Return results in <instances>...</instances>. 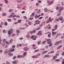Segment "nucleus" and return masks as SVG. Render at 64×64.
<instances>
[{"label": "nucleus", "mask_w": 64, "mask_h": 64, "mask_svg": "<svg viewBox=\"0 0 64 64\" xmlns=\"http://www.w3.org/2000/svg\"><path fill=\"white\" fill-rule=\"evenodd\" d=\"M38 21H39L38 20H36L34 22H35V23H37V22H38Z\"/></svg>", "instance_id": "nucleus-58"}, {"label": "nucleus", "mask_w": 64, "mask_h": 64, "mask_svg": "<svg viewBox=\"0 0 64 64\" xmlns=\"http://www.w3.org/2000/svg\"><path fill=\"white\" fill-rule=\"evenodd\" d=\"M59 54H57L55 56H56V57H57V56H59Z\"/></svg>", "instance_id": "nucleus-61"}, {"label": "nucleus", "mask_w": 64, "mask_h": 64, "mask_svg": "<svg viewBox=\"0 0 64 64\" xmlns=\"http://www.w3.org/2000/svg\"><path fill=\"white\" fill-rule=\"evenodd\" d=\"M36 38H37V36H34V37L33 39V40H35L36 39Z\"/></svg>", "instance_id": "nucleus-9"}, {"label": "nucleus", "mask_w": 64, "mask_h": 64, "mask_svg": "<svg viewBox=\"0 0 64 64\" xmlns=\"http://www.w3.org/2000/svg\"><path fill=\"white\" fill-rule=\"evenodd\" d=\"M31 24H32V23H31V22H28V24L29 25H31Z\"/></svg>", "instance_id": "nucleus-28"}, {"label": "nucleus", "mask_w": 64, "mask_h": 64, "mask_svg": "<svg viewBox=\"0 0 64 64\" xmlns=\"http://www.w3.org/2000/svg\"><path fill=\"white\" fill-rule=\"evenodd\" d=\"M58 18L61 21H62V19H63V17H62V16H61L60 18Z\"/></svg>", "instance_id": "nucleus-16"}, {"label": "nucleus", "mask_w": 64, "mask_h": 64, "mask_svg": "<svg viewBox=\"0 0 64 64\" xmlns=\"http://www.w3.org/2000/svg\"><path fill=\"white\" fill-rule=\"evenodd\" d=\"M52 35L53 36L54 35H55V34H57V32H52Z\"/></svg>", "instance_id": "nucleus-10"}, {"label": "nucleus", "mask_w": 64, "mask_h": 64, "mask_svg": "<svg viewBox=\"0 0 64 64\" xmlns=\"http://www.w3.org/2000/svg\"><path fill=\"white\" fill-rule=\"evenodd\" d=\"M54 29L55 30H57V28H58V26L57 25H56L54 26Z\"/></svg>", "instance_id": "nucleus-11"}, {"label": "nucleus", "mask_w": 64, "mask_h": 64, "mask_svg": "<svg viewBox=\"0 0 64 64\" xmlns=\"http://www.w3.org/2000/svg\"><path fill=\"white\" fill-rule=\"evenodd\" d=\"M23 17L26 20L27 19V17H26V16H24Z\"/></svg>", "instance_id": "nucleus-38"}, {"label": "nucleus", "mask_w": 64, "mask_h": 64, "mask_svg": "<svg viewBox=\"0 0 64 64\" xmlns=\"http://www.w3.org/2000/svg\"><path fill=\"white\" fill-rule=\"evenodd\" d=\"M57 56H54L53 57V59H56L57 58Z\"/></svg>", "instance_id": "nucleus-23"}, {"label": "nucleus", "mask_w": 64, "mask_h": 64, "mask_svg": "<svg viewBox=\"0 0 64 64\" xmlns=\"http://www.w3.org/2000/svg\"><path fill=\"white\" fill-rule=\"evenodd\" d=\"M23 49L25 51H27L29 50V48H28L27 46H26Z\"/></svg>", "instance_id": "nucleus-1"}, {"label": "nucleus", "mask_w": 64, "mask_h": 64, "mask_svg": "<svg viewBox=\"0 0 64 64\" xmlns=\"http://www.w3.org/2000/svg\"><path fill=\"white\" fill-rule=\"evenodd\" d=\"M38 18V16H37V15H36L35 16V18L36 19H37Z\"/></svg>", "instance_id": "nucleus-45"}, {"label": "nucleus", "mask_w": 64, "mask_h": 64, "mask_svg": "<svg viewBox=\"0 0 64 64\" xmlns=\"http://www.w3.org/2000/svg\"><path fill=\"white\" fill-rule=\"evenodd\" d=\"M36 29H35L34 30L30 32V33H31V34H32V33H34L36 32Z\"/></svg>", "instance_id": "nucleus-6"}, {"label": "nucleus", "mask_w": 64, "mask_h": 64, "mask_svg": "<svg viewBox=\"0 0 64 64\" xmlns=\"http://www.w3.org/2000/svg\"><path fill=\"white\" fill-rule=\"evenodd\" d=\"M46 42H48V44H50L51 43V40L50 39H48L47 40Z\"/></svg>", "instance_id": "nucleus-3"}, {"label": "nucleus", "mask_w": 64, "mask_h": 64, "mask_svg": "<svg viewBox=\"0 0 64 64\" xmlns=\"http://www.w3.org/2000/svg\"><path fill=\"white\" fill-rule=\"evenodd\" d=\"M62 35V33H58L57 34L58 36H60V35Z\"/></svg>", "instance_id": "nucleus-39"}, {"label": "nucleus", "mask_w": 64, "mask_h": 64, "mask_svg": "<svg viewBox=\"0 0 64 64\" xmlns=\"http://www.w3.org/2000/svg\"><path fill=\"white\" fill-rule=\"evenodd\" d=\"M49 56L48 54H47L46 55H45L44 56V57H48Z\"/></svg>", "instance_id": "nucleus-24"}, {"label": "nucleus", "mask_w": 64, "mask_h": 64, "mask_svg": "<svg viewBox=\"0 0 64 64\" xmlns=\"http://www.w3.org/2000/svg\"><path fill=\"white\" fill-rule=\"evenodd\" d=\"M60 7H57L56 8V10H58V9L59 10V9H60Z\"/></svg>", "instance_id": "nucleus-36"}, {"label": "nucleus", "mask_w": 64, "mask_h": 64, "mask_svg": "<svg viewBox=\"0 0 64 64\" xmlns=\"http://www.w3.org/2000/svg\"><path fill=\"white\" fill-rule=\"evenodd\" d=\"M44 12H48V10L47 8H45L44 9Z\"/></svg>", "instance_id": "nucleus-13"}, {"label": "nucleus", "mask_w": 64, "mask_h": 64, "mask_svg": "<svg viewBox=\"0 0 64 64\" xmlns=\"http://www.w3.org/2000/svg\"><path fill=\"white\" fill-rule=\"evenodd\" d=\"M20 32V31H19V30H16V32L17 33H19Z\"/></svg>", "instance_id": "nucleus-46"}, {"label": "nucleus", "mask_w": 64, "mask_h": 64, "mask_svg": "<svg viewBox=\"0 0 64 64\" xmlns=\"http://www.w3.org/2000/svg\"><path fill=\"white\" fill-rule=\"evenodd\" d=\"M32 16H34V13H33L32 14Z\"/></svg>", "instance_id": "nucleus-64"}, {"label": "nucleus", "mask_w": 64, "mask_h": 64, "mask_svg": "<svg viewBox=\"0 0 64 64\" xmlns=\"http://www.w3.org/2000/svg\"><path fill=\"white\" fill-rule=\"evenodd\" d=\"M51 26H50L48 28V29H51Z\"/></svg>", "instance_id": "nucleus-54"}, {"label": "nucleus", "mask_w": 64, "mask_h": 64, "mask_svg": "<svg viewBox=\"0 0 64 64\" xmlns=\"http://www.w3.org/2000/svg\"><path fill=\"white\" fill-rule=\"evenodd\" d=\"M51 53H54V51L53 50H52L50 52Z\"/></svg>", "instance_id": "nucleus-47"}, {"label": "nucleus", "mask_w": 64, "mask_h": 64, "mask_svg": "<svg viewBox=\"0 0 64 64\" xmlns=\"http://www.w3.org/2000/svg\"><path fill=\"white\" fill-rule=\"evenodd\" d=\"M32 57L33 58H38V57H36L35 56H32Z\"/></svg>", "instance_id": "nucleus-26"}, {"label": "nucleus", "mask_w": 64, "mask_h": 64, "mask_svg": "<svg viewBox=\"0 0 64 64\" xmlns=\"http://www.w3.org/2000/svg\"><path fill=\"white\" fill-rule=\"evenodd\" d=\"M26 7H25L24 8H22V9L24 10H26V8H26Z\"/></svg>", "instance_id": "nucleus-43"}, {"label": "nucleus", "mask_w": 64, "mask_h": 64, "mask_svg": "<svg viewBox=\"0 0 64 64\" xmlns=\"http://www.w3.org/2000/svg\"><path fill=\"white\" fill-rule=\"evenodd\" d=\"M12 19L13 20H14V21H16V19H17V18H13Z\"/></svg>", "instance_id": "nucleus-48"}, {"label": "nucleus", "mask_w": 64, "mask_h": 64, "mask_svg": "<svg viewBox=\"0 0 64 64\" xmlns=\"http://www.w3.org/2000/svg\"><path fill=\"white\" fill-rule=\"evenodd\" d=\"M55 20L56 21H59V19H58V18H56L55 19Z\"/></svg>", "instance_id": "nucleus-59"}, {"label": "nucleus", "mask_w": 64, "mask_h": 64, "mask_svg": "<svg viewBox=\"0 0 64 64\" xmlns=\"http://www.w3.org/2000/svg\"><path fill=\"white\" fill-rule=\"evenodd\" d=\"M7 20L8 22H10L11 21V19H8Z\"/></svg>", "instance_id": "nucleus-33"}, {"label": "nucleus", "mask_w": 64, "mask_h": 64, "mask_svg": "<svg viewBox=\"0 0 64 64\" xmlns=\"http://www.w3.org/2000/svg\"><path fill=\"white\" fill-rule=\"evenodd\" d=\"M23 38H19V39H20V40H23Z\"/></svg>", "instance_id": "nucleus-57"}, {"label": "nucleus", "mask_w": 64, "mask_h": 64, "mask_svg": "<svg viewBox=\"0 0 64 64\" xmlns=\"http://www.w3.org/2000/svg\"><path fill=\"white\" fill-rule=\"evenodd\" d=\"M3 33H6L7 32V31L4 30H3Z\"/></svg>", "instance_id": "nucleus-30"}, {"label": "nucleus", "mask_w": 64, "mask_h": 64, "mask_svg": "<svg viewBox=\"0 0 64 64\" xmlns=\"http://www.w3.org/2000/svg\"><path fill=\"white\" fill-rule=\"evenodd\" d=\"M12 11H13V10H12V9H10L9 10L8 12L10 13H11V12H12Z\"/></svg>", "instance_id": "nucleus-19"}, {"label": "nucleus", "mask_w": 64, "mask_h": 64, "mask_svg": "<svg viewBox=\"0 0 64 64\" xmlns=\"http://www.w3.org/2000/svg\"><path fill=\"white\" fill-rule=\"evenodd\" d=\"M6 41V39H4V40H3V42H4V43H5V41Z\"/></svg>", "instance_id": "nucleus-55"}, {"label": "nucleus", "mask_w": 64, "mask_h": 64, "mask_svg": "<svg viewBox=\"0 0 64 64\" xmlns=\"http://www.w3.org/2000/svg\"><path fill=\"white\" fill-rule=\"evenodd\" d=\"M21 20H18V23H21Z\"/></svg>", "instance_id": "nucleus-53"}, {"label": "nucleus", "mask_w": 64, "mask_h": 64, "mask_svg": "<svg viewBox=\"0 0 64 64\" xmlns=\"http://www.w3.org/2000/svg\"><path fill=\"white\" fill-rule=\"evenodd\" d=\"M33 19H34L33 18H29V20H32Z\"/></svg>", "instance_id": "nucleus-31"}, {"label": "nucleus", "mask_w": 64, "mask_h": 64, "mask_svg": "<svg viewBox=\"0 0 64 64\" xmlns=\"http://www.w3.org/2000/svg\"><path fill=\"white\" fill-rule=\"evenodd\" d=\"M17 60L13 61L12 62V64H17Z\"/></svg>", "instance_id": "nucleus-8"}, {"label": "nucleus", "mask_w": 64, "mask_h": 64, "mask_svg": "<svg viewBox=\"0 0 64 64\" xmlns=\"http://www.w3.org/2000/svg\"><path fill=\"white\" fill-rule=\"evenodd\" d=\"M64 8L63 7H62L61 8H60L58 11V12L61 13V11H62V10H63Z\"/></svg>", "instance_id": "nucleus-5"}, {"label": "nucleus", "mask_w": 64, "mask_h": 64, "mask_svg": "<svg viewBox=\"0 0 64 64\" xmlns=\"http://www.w3.org/2000/svg\"><path fill=\"white\" fill-rule=\"evenodd\" d=\"M53 2V1H52L51 2H48L47 3H48L49 5H51L52 4H53V2Z\"/></svg>", "instance_id": "nucleus-7"}, {"label": "nucleus", "mask_w": 64, "mask_h": 64, "mask_svg": "<svg viewBox=\"0 0 64 64\" xmlns=\"http://www.w3.org/2000/svg\"><path fill=\"white\" fill-rule=\"evenodd\" d=\"M38 3H41V1L40 0H38Z\"/></svg>", "instance_id": "nucleus-60"}, {"label": "nucleus", "mask_w": 64, "mask_h": 64, "mask_svg": "<svg viewBox=\"0 0 64 64\" xmlns=\"http://www.w3.org/2000/svg\"><path fill=\"white\" fill-rule=\"evenodd\" d=\"M27 54V52H24L23 54L24 56H26V54Z\"/></svg>", "instance_id": "nucleus-27"}, {"label": "nucleus", "mask_w": 64, "mask_h": 64, "mask_svg": "<svg viewBox=\"0 0 64 64\" xmlns=\"http://www.w3.org/2000/svg\"><path fill=\"white\" fill-rule=\"evenodd\" d=\"M26 38L29 39V38H30V36L28 35H27L26 36Z\"/></svg>", "instance_id": "nucleus-12"}, {"label": "nucleus", "mask_w": 64, "mask_h": 64, "mask_svg": "<svg viewBox=\"0 0 64 64\" xmlns=\"http://www.w3.org/2000/svg\"><path fill=\"white\" fill-rule=\"evenodd\" d=\"M62 55L63 56H64V52H62Z\"/></svg>", "instance_id": "nucleus-63"}, {"label": "nucleus", "mask_w": 64, "mask_h": 64, "mask_svg": "<svg viewBox=\"0 0 64 64\" xmlns=\"http://www.w3.org/2000/svg\"><path fill=\"white\" fill-rule=\"evenodd\" d=\"M4 1L6 4H7L8 3V0H4Z\"/></svg>", "instance_id": "nucleus-15"}, {"label": "nucleus", "mask_w": 64, "mask_h": 64, "mask_svg": "<svg viewBox=\"0 0 64 64\" xmlns=\"http://www.w3.org/2000/svg\"><path fill=\"white\" fill-rule=\"evenodd\" d=\"M52 45V43H50V45L49 46V47H51V46Z\"/></svg>", "instance_id": "nucleus-40"}, {"label": "nucleus", "mask_w": 64, "mask_h": 64, "mask_svg": "<svg viewBox=\"0 0 64 64\" xmlns=\"http://www.w3.org/2000/svg\"><path fill=\"white\" fill-rule=\"evenodd\" d=\"M62 46V45H60L57 48V49H60V48H61Z\"/></svg>", "instance_id": "nucleus-18"}, {"label": "nucleus", "mask_w": 64, "mask_h": 64, "mask_svg": "<svg viewBox=\"0 0 64 64\" xmlns=\"http://www.w3.org/2000/svg\"><path fill=\"white\" fill-rule=\"evenodd\" d=\"M61 14V12H58V13L57 14V16H60Z\"/></svg>", "instance_id": "nucleus-32"}, {"label": "nucleus", "mask_w": 64, "mask_h": 64, "mask_svg": "<svg viewBox=\"0 0 64 64\" xmlns=\"http://www.w3.org/2000/svg\"><path fill=\"white\" fill-rule=\"evenodd\" d=\"M41 34V32H40V31H39L38 32V34L39 35H40V34Z\"/></svg>", "instance_id": "nucleus-25"}, {"label": "nucleus", "mask_w": 64, "mask_h": 64, "mask_svg": "<svg viewBox=\"0 0 64 64\" xmlns=\"http://www.w3.org/2000/svg\"><path fill=\"white\" fill-rule=\"evenodd\" d=\"M15 47V45H13L12 46V48H13V49H14V48Z\"/></svg>", "instance_id": "nucleus-52"}, {"label": "nucleus", "mask_w": 64, "mask_h": 64, "mask_svg": "<svg viewBox=\"0 0 64 64\" xmlns=\"http://www.w3.org/2000/svg\"><path fill=\"white\" fill-rule=\"evenodd\" d=\"M14 50H15V49L14 48H12L11 50H10L8 52V53H11V52H13V51H14Z\"/></svg>", "instance_id": "nucleus-4"}, {"label": "nucleus", "mask_w": 64, "mask_h": 64, "mask_svg": "<svg viewBox=\"0 0 64 64\" xmlns=\"http://www.w3.org/2000/svg\"><path fill=\"white\" fill-rule=\"evenodd\" d=\"M4 25L6 26L7 25V23L6 22H5L4 23Z\"/></svg>", "instance_id": "nucleus-49"}, {"label": "nucleus", "mask_w": 64, "mask_h": 64, "mask_svg": "<svg viewBox=\"0 0 64 64\" xmlns=\"http://www.w3.org/2000/svg\"><path fill=\"white\" fill-rule=\"evenodd\" d=\"M16 58H17V57H16V56H14L13 58V59L14 60L15 59H16Z\"/></svg>", "instance_id": "nucleus-37"}, {"label": "nucleus", "mask_w": 64, "mask_h": 64, "mask_svg": "<svg viewBox=\"0 0 64 64\" xmlns=\"http://www.w3.org/2000/svg\"><path fill=\"white\" fill-rule=\"evenodd\" d=\"M6 44L8 45H9V43L7 41L6 42Z\"/></svg>", "instance_id": "nucleus-22"}, {"label": "nucleus", "mask_w": 64, "mask_h": 64, "mask_svg": "<svg viewBox=\"0 0 64 64\" xmlns=\"http://www.w3.org/2000/svg\"><path fill=\"white\" fill-rule=\"evenodd\" d=\"M40 43H41V40L39 41L38 42V45H40Z\"/></svg>", "instance_id": "nucleus-41"}, {"label": "nucleus", "mask_w": 64, "mask_h": 64, "mask_svg": "<svg viewBox=\"0 0 64 64\" xmlns=\"http://www.w3.org/2000/svg\"><path fill=\"white\" fill-rule=\"evenodd\" d=\"M53 18H52V19H50V20H49V22H51L52 21H53Z\"/></svg>", "instance_id": "nucleus-42"}, {"label": "nucleus", "mask_w": 64, "mask_h": 64, "mask_svg": "<svg viewBox=\"0 0 64 64\" xmlns=\"http://www.w3.org/2000/svg\"><path fill=\"white\" fill-rule=\"evenodd\" d=\"M8 53V55L9 56H12L13 55V54H12L11 52Z\"/></svg>", "instance_id": "nucleus-14"}, {"label": "nucleus", "mask_w": 64, "mask_h": 64, "mask_svg": "<svg viewBox=\"0 0 64 64\" xmlns=\"http://www.w3.org/2000/svg\"><path fill=\"white\" fill-rule=\"evenodd\" d=\"M11 14H12V15H14V14H15V13L14 12H12Z\"/></svg>", "instance_id": "nucleus-62"}, {"label": "nucleus", "mask_w": 64, "mask_h": 64, "mask_svg": "<svg viewBox=\"0 0 64 64\" xmlns=\"http://www.w3.org/2000/svg\"><path fill=\"white\" fill-rule=\"evenodd\" d=\"M39 50H40L39 49H38L34 50V51L36 52H38L39 51Z\"/></svg>", "instance_id": "nucleus-34"}, {"label": "nucleus", "mask_w": 64, "mask_h": 64, "mask_svg": "<svg viewBox=\"0 0 64 64\" xmlns=\"http://www.w3.org/2000/svg\"><path fill=\"white\" fill-rule=\"evenodd\" d=\"M46 41L45 40L42 43V44L43 45H44V44H45L46 43Z\"/></svg>", "instance_id": "nucleus-21"}, {"label": "nucleus", "mask_w": 64, "mask_h": 64, "mask_svg": "<svg viewBox=\"0 0 64 64\" xmlns=\"http://www.w3.org/2000/svg\"><path fill=\"white\" fill-rule=\"evenodd\" d=\"M40 29V27H38V28H37L36 29V30H39V29Z\"/></svg>", "instance_id": "nucleus-51"}, {"label": "nucleus", "mask_w": 64, "mask_h": 64, "mask_svg": "<svg viewBox=\"0 0 64 64\" xmlns=\"http://www.w3.org/2000/svg\"><path fill=\"white\" fill-rule=\"evenodd\" d=\"M32 46L33 47V48H34V47H35V46H36V45L34 44H33L32 45Z\"/></svg>", "instance_id": "nucleus-50"}, {"label": "nucleus", "mask_w": 64, "mask_h": 64, "mask_svg": "<svg viewBox=\"0 0 64 64\" xmlns=\"http://www.w3.org/2000/svg\"><path fill=\"white\" fill-rule=\"evenodd\" d=\"M6 64H10V63L8 61H6Z\"/></svg>", "instance_id": "nucleus-29"}, {"label": "nucleus", "mask_w": 64, "mask_h": 64, "mask_svg": "<svg viewBox=\"0 0 64 64\" xmlns=\"http://www.w3.org/2000/svg\"><path fill=\"white\" fill-rule=\"evenodd\" d=\"M59 43H62V40H60L58 42Z\"/></svg>", "instance_id": "nucleus-44"}, {"label": "nucleus", "mask_w": 64, "mask_h": 64, "mask_svg": "<svg viewBox=\"0 0 64 64\" xmlns=\"http://www.w3.org/2000/svg\"><path fill=\"white\" fill-rule=\"evenodd\" d=\"M17 57L18 58H20V56L19 55L17 56Z\"/></svg>", "instance_id": "nucleus-56"}, {"label": "nucleus", "mask_w": 64, "mask_h": 64, "mask_svg": "<svg viewBox=\"0 0 64 64\" xmlns=\"http://www.w3.org/2000/svg\"><path fill=\"white\" fill-rule=\"evenodd\" d=\"M22 0H17V2L18 3H21L22 2Z\"/></svg>", "instance_id": "nucleus-17"}, {"label": "nucleus", "mask_w": 64, "mask_h": 64, "mask_svg": "<svg viewBox=\"0 0 64 64\" xmlns=\"http://www.w3.org/2000/svg\"><path fill=\"white\" fill-rule=\"evenodd\" d=\"M58 44H59V43L58 42H56V45H58Z\"/></svg>", "instance_id": "nucleus-35"}, {"label": "nucleus", "mask_w": 64, "mask_h": 64, "mask_svg": "<svg viewBox=\"0 0 64 64\" xmlns=\"http://www.w3.org/2000/svg\"><path fill=\"white\" fill-rule=\"evenodd\" d=\"M13 31V29L11 28L10 30H9L8 31V34L9 35H11V33Z\"/></svg>", "instance_id": "nucleus-2"}, {"label": "nucleus", "mask_w": 64, "mask_h": 64, "mask_svg": "<svg viewBox=\"0 0 64 64\" xmlns=\"http://www.w3.org/2000/svg\"><path fill=\"white\" fill-rule=\"evenodd\" d=\"M6 15H7V14L6 13H4L2 14V16H5Z\"/></svg>", "instance_id": "nucleus-20"}]
</instances>
